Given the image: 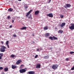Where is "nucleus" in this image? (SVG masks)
<instances>
[{
	"label": "nucleus",
	"mask_w": 74,
	"mask_h": 74,
	"mask_svg": "<svg viewBox=\"0 0 74 74\" xmlns=\"http://www.w3.org/2000/svg\"><path fill=\"white\" fill-rule=\"evenodd\" d=\"M6 47L4 46H2L1 47L0 51L1 52H4L5 51Z\"/></svg>",
	"instance_id": "nucleus-1"
},
{
	"label": "nucleus",
	"mask_w": 74,
	"mask_h": 74,
	"mask_svg": "<svg viewBox=\"0 0 74 74\" xmlns=\"http://www.w3.org/2000/svg\"><path fill=\"white\" fill-rule=\"evenodd\" d=\"M58 65L57 64H54L52 66V68L53 70H56V69H58Z\"/></svg>",
	"instance_id": "nucleus-2"
},
{
	"label": "nucleus",
	"mask_w": 74,
	"mask_h": 74,
	"mask_svg": "<svg viewBox=\"0 0 74 74\" xmlns=\"http://www.w3.org/2000/svg\"><path fill=\"white\" fill-rule=\"evenodd\" d=\"M71 26H69V28L71 30H74V24H71Z\"/></svg>",
	"instance_id": "nucleus-3"
},
{
	"label": "nucleus",
	"mask_w": 74,
	"mask_h": 74,
	"mask_svg": "<svg viewBox=\"0 0 74 74\" xmlns=\"http://www.w3.org/2000/svg\"><path fill=\"white\" fill-rule=\"evenodd\" d=\"M26 70L25 69H21L19 70L20 73H24L26 72Z\"/></svg>",
	"instance_id": "nucleus-4"
},
{
	"label": "nucleus",
	"mask_w": 74,
	"mask_h": 74,
	"mask_svg": "<svg viewBox=\"0 0 74 74\" xmlns=\"http://www.w3.org/2000/svg\"><path fill=\"white\" fill-rule=\"evenodd\" d=\"M71 7V5L70 4H66L64 6V7L65 8H70Z\"/></svg>",
	"instance_id": "nucleus-5"
},
{
	"label": "nucleus",
	"mask_w": 74,
	"mask_h": 74,
	"mask_svg": "<svg viewBox=\"0 0 74 74\" xmlns=\"http://www.w3.org/2000/svg\"><path fill=\"white\" fill-rule=\"evenodd\" d=\"M22 62V60H18V61L16 62V64L17 65L21 63Z\"/></svg>",
	"instance_id": "nucleus-6"
},
{
	"label": "nucleus",
	"mask_w": 74,
	"mask_h": 74,
	"mask_svg": "<svg viewBox=\"0 0 74 74\" xmlns=\"http://www.w3.org/2000/svg\"><path fill=\"white\" fill-rule=\"evenodd\" d=\"M36 68V69H40V68H41V65L40 64H37Z\"/></svg>",
	"instance_id": "nucleus-7"
},
{
	"label": "nucleus",
	"mask_w": 74,
	"mask_h": 74,
	"mask_svg": "<svg viewBox=\"0 0 74 74\" xmlns=\"http://www.w3.org/2000/svg\"><path fill=\"white\" fill-rule=\"evenodd\" d=\"M32 11V10H31L26 14V16H28L29 15H30V13H31V12Z\"/></svg>",
	"instance_id": "nucleus-8"
},
{
	"label": "nucleus",
	"mask_w": 74,
	"mask_h": 74,
	"mask_svg": "<svg viewBox=\"0 0 74 74\" xmlns=\"http://www.w3.org/2000/svg\"><path fill=\"white\" fill-rule=\"evenodd\" d=\"M47 16H49V17H50V18H52L53 16V14L52 13H49V14H47Z\"/></svg>",
	"instance_id": "nucleus-9"
},
{
	"label": "nucleus",
	"mask_w": 74,
	"mask_h": 74,
	"mask_svg": "<svg viewBox=\"0 0 74 74\" xmlns=\"http://www.w3.org/2000/svg\"><path fill=\"white\" fill-rule=\"evenodd\" d=\"M66 25V23H62V24H61L60 25V27H63L64 26H65Z\"/></svg>",
	"instance_id": "nucleus-10"
},
{
	"label": "nucleus",
	"mask_w": 74,
	"mask_h": 74,
	"mask_svg": "<svg viewBox=\"0 0 74 74\" xmlns=\"http://www.w3.org/2000/svg\"><path fill=\"white\" fill-rule=\"evenodd\" d=\"M29 74H35V72L33 71H30L28 72Z\"/></svg>",
	"instance_id": "nucleus-11"
},
{
	"label": "nucleus",
	"mask_w": 74,
	"mask_h": 74,
	"mask_svg": "<svg viewBox=\"0 0 74 74\" xmlns=\"http://www.w3.org/2000/svg\"><path fill=\"white\" fill-rule=\"evenodd\" d=\"M26 29H27V27H23L22 28H21L20 29V30H26Z\"/></svg>",
	"instance_id": "nucleus-12"
},
{
	"label": "nucleus",
	"mask_w": 74,
	"mask_h": 74,
	"mask_svg": "<svg viewBox=\"0 0 74 74\" xmlns=\"http://www.w3.org/2000/svg\"><path fill=\"white\" fill-rule=\"evenodd\" d=\"M63 32V31H62V30H59L58 32V33H60V34H62Z\"/></svg>",
	"instance_id": "nucleus-13"
},
{
	"label": "nucleus",
	"mask_w": 74,
	"mask_h": 74,
	"mask_svg": "<svg viewBox=\"0 0 74 74\" xmlns=\"http://www.w3.org/2000/svg\"><path fill=\"white\" fill-rule=\"evenodd\" d=\"M12 69H16V66H14L13 65H12Z\"/></svg>",
	"instance_id": "nucleus-14"
},
{
	"label": "nucleus",
	"mask_w": 74,
	"mask_h": 74,
	"mask_svg": "<svg viewBox=\"0 0 74 74\" xmlns=\"http://www.w3.org/2000/svg\"><path fill=\"white\" fill-rule=\"evenodd\" d=\"M4 71H5V72L8 71V69L7 68V67L4 68Z\"/></svg>",
	"instance_id": "nucleus-15"
},
{
	"label": "nucleus",
	"mask_w": 74,
	"mask_h": 74,
	"mask_svg": "<svg viewBox=\"0 0 74 74\" xmlns=\"http://www.w3.org/2000/svg\"><path fill=\"white\" fill-rule=\"evenodd\" d=\"M38 13H39V11H36L35 12V15H38Z\"/></svg>",
	"instance_id": "nucleus-16"
},
{
	"label": "nucleus",
	"mask_w": 74,
	"mask_h": 74,
	"mask_svg": "<svg viewBox=\"0 0 74 74\" xmlns=\"http://www.w3.org/2000/svg\"><path fill=\"white\" fill-rule=\"evenodd\" d=\"M49 39H50L51 40H53V36H50L49 37Z\"/></svg>",
	"instance_id": "nucleus-17"
},
{
	"label": "nucleus",
	"mask_w": 74,
	"mask_h": 74,
	"mask_svg": "<svg viewBox=\"0 0 74 74\" xmlns=\"http://www.w3.org/2000/svg\"><path fill=\"white\" fill-rule=\"evenodd\" d=\"M8 11H13V9H12V8H10L8 10Z\"/></svg>",
	"instance_id": "nucleus-18"
},
{
	"label": "nucleus",
	"mask_w": 74,
	"mask_h": 74,
	"mask_svg": "<svg viewBox=\"0 0 74 74\" xmlns=\"http://www.w3.org/2000/svg\"><path fill=\"white\" fill-rule=\"evenodd\" d=\"M58 40V38L56 37H55V36H53V40Z\"/></svg>",
	"instance_id": "nucleus-19"
},
{
	"label": "nucleus",
	"mask_w": 74,
	"mask_h": 74,
	"mask_svg": "<svg viewBox=\"0 0 74 74\" xmlns=\"http://www.w3.org/2000/svg\"><path fill=\"white\" fill-rule=\"evenodd\" d=\"M24 67V65L23 64H22L20 66V68H21V69H22V67Z\"/></svg>",
	"instance_id": "nucleus-20"
},
{
	"label": "nucleus",
	"mask_w": 74,
	"mask_h": 74,
	"mask_svg": "<svg viewBox=\"0 0 74 74\" xmlns=\"http://www.w3.org/2000/svg\"><path fill=\"white\" fill-rule=\"evenodd\" d=\"M4 55V54L3 53H0V56H1V57H3Z\"/></svg>",
	"instance_id": "nucleus-21"
},
{
	"label": "nucleus",
	"mask_w": 74,
	"mask_h": 74,
	"mask_svg": "<svg viewBox=\"0 0 74 74\" xmlns=\"http://www.w3.org/2000/svg\"><path fill=\"white\" fill-rule=\"evenodd\" d=\"M11 56V58H14V57H15V55L12 54Z\"/></svg>",
	"instance_id": "nucleus-22"
},
{
	"label": "nucleus",
	"mask_w": 74,
	"mask_h": 74,
	"mask_svg": "<svg viewBox=\"0 0 74 74\" xmlns=\"http://www.w3.org/2000/svg\"><path fill=\"white\" fill-rule=\"evenodd\" d=\"M8 42H9V41H8V40L6 41V45H8V44H9Z\"/></svg>",
	"instance_id": "nucleus-23"
},
{
	"label": "nucleus",
	"mask_w": 74,
	"mask_h": 74,
	"mask_svg": "<svg viewBox=\"0 0 74 74\" xmlns=\"http://www.w3.org/2000/svg\"><path fill=\"white\" fill-rule=\"evenodd\" d=\"M49 34H49V33H47V37H49Z\"/></svg>",
	"instance_id": "nucleus-24"
},
{
	"label": "nucleus",
	"mask_w": 74,
	"mask_h": 74,
	"mask_svg": "<svg viewBox=\"0 0 74 74\" xmlns=\"http://www.w3.org/2000/svg\"><path fill=\"white\" fill-rule=\"evenodd\" d=\"M70 54H71L74 53V51H71L70 52Z\"/></svg>",
	"instance_id": "nucleus-25"
},
{
	"label": "nucleus",
	"mask_w": 74,
	"mask_h": 74,
	"mask_svg": "<svg viewBox=\"0 0 74 74\" xmlns=\"http://www.w3.org/2000/svg\"><path fill=\"white\" fill-rule=\"evenodd\" d=\"M28 18L29 19H30V18L31 19H32V16H28Z\"/></svg>",
	"instance_id": "nucleus-26"
},
{
	"label": "nucleus",
	"mask_w": 74,
	"mask_h": 74,
	"mask_svg": "<svg viewBox=\"0 0 74 74\" xmlns=\"http://www.w3.org/2000/svg\"><path fill=\"white\" fill-rule=\"evenodd\" d=\"M13 36L14 37H17V36L16 35H13Z\"/></svg>",
	"instance_id": "nucleus-27"
},
{
	"label": "nucleus",
	"mask_w": 74,
	"mask_h": 74,
	"mask_svg": "<svg viewBox=\"0 0 74 74\" xmlns=\"http://www.w3.org/2000/svg\"><path fill=\"white\" fill-rule=\"evenodd\" d=\"M37 57H38V55H36L35 56V58L36 59V58H37Z\"/></svg>",
	"instance_id": "nucleus-28"
},
{
	"label": "nucleus",
	"mask_w": 74,
	"mask_h": 74,
	"mask_svg": "<svg viewBox=\"0 0 74 74\" xmlns=\"http://www.w3.org/2000/svg\"><path fill=\"white\" fill-rule=\"evenodd\" d=\"M71 70H74V66L72 68H71Z\"/></svg>",
	"instance_id": "nucleus-29"
},
{
	"label": "nucleus",
	"mask_w": 74,
	"mask_h": 74,
	"mask_svg": "<svg viewBox=\"0 0 74 74\" xmlns=\"http://www.w3.org/2000/svg\"><path fill=\"white\" fill-rule=\"evenodd\" d=\"M60 17L61 18H63V15H61L60 16Z\"/></svg>",
	"instance_id": "nucleus-30"
},
{
	"label": "nucleus",
	"mask_w": 74,
	"mask_h": 74,
	"mask_svg": "<svg viewBox=\"0 0 74 74\" xmlns=\"http://www.w3.org/2000/svg\"><path fill=\"white\" fill-rule=\"evenodd\" d=\"M65 60H66V61H69V59L68 58H66Z\"/></svg>",
	"instance_id": "nucleus-31"
},
{
	"label": "nucleus",
	"mask_w": 74,
	"mask_h": 74,
	"mask_svg": "<svg viewBox=\"0 0 74 74\" xmlns=\"http://www.w3.org/2000/svg\"><path fill=\"white\" fill-rule=\"evenodd\" d=\"M44 30H47V27H45L44 28Z\"/></svg>",
	"instance_id": "nucleus-32"
},
{
	"label": "nucleus",
	"mask_w": 74,
	"mask_h": 74,
	"mask_svg": "<svg viewBox=\"0 0 74 74\" xmlns=\"http://www.w3.org/2000/svg\"><path fill=\"white\" fill-rule=\"evenodd\" d=\"M6 45L7 46V47L8 48H10V46H9V45Z\"/></svg>",
	"instance_id": "nucleus-33"
},
{
	"label": "nucleus",
	"mask_w": 74,
	"mask_h": 74,
	"mask_svg": "<svg viewBox=\"0 0 74 74\" xmlns=\"http://www.w3.org/2000/svg\"><path fill=\"white\" fill-rule=\"evenodd\" d=\"M3 67H0V70H3Z\"/></svg>",
	"instance_id": "nucleus-34"
},
{
	"label": "nucleus",
	"mask_w": 74,
	"mask_h": 74,
	"mask_svg": "<svg viewBox=\"0 0 74 74\" xmlns=\"http://www.w3.org/2000/svg\"><path fill=\"white\" fill-rule=\"evenodd\" d=\"M51 1V0H49L48 2V3H50Z\"/></svg>",
	"instance_id": "nucleus-35"
},
{
	"label": "nucleus",
	"mask_w": 74,
	"mask_h": 74,
	"mask_svg": "<svg viewBox=\"0 0 74 74\" xmlns=\"http://www.w3.org/2000/svg\"><path fill=\"white\" fill-rule=\"evenodd\" d=\"M28 8V7H27V6H26L25 7V9H27V8Z\"/></svg>",
	"instance_id": "nucleus-36"
},
{
	"label": "nucleus",
	"mask_w": 74,
	"mask_h": 74,
	"mask_svg": "<svg viewBox=\"0 0 74 74\" xmlns=\"http://www.w3.org/2000/svg\"><path fill=\"white\" fill-rule=\"evenodd\" d=\"M36 51H39V49H36Z\"/></svg>",
	"instance_id": "nucleus-37"
},
{
	"label": "nucleus",
	"mask_w": 74,
	"mask_h": 74,
	"mask_svg": "<svg viewBox=\"0 0 74 74\" xmlns=\"http://www.w3.org/2000/svg\"><path fill=\"white\" fill-rule=\"evenodd\" d=\"M8 19H10V16H8Z\"/></svg>",
	"instance_id": "nucleus-38"
},
{
	"label": "nucleus",
	"mask_w": 74,
	"mask_h": 74,
	"mask_svg": "<svg viewBox=\"0 0 74 74\" xmlns=\"http://www.w3.org/2000/svg\"><path fill=\"white\" fill-rule=\"evenodd\" d=\"M12 25H10V28H12Z\"/></svg>",
	"instance_id": "nucleus-39"
},
{
	"label": "nucleus",
	"mask_w": 74,
	"mask_h": 74,
	"mask_svg": "<svg viewBox=\"0 0 74 74\" xmlns=\"http://www.w3.org/2000/svg\"><path fill=\"white\" fill-rule=\"evenodd\" d=\"M12 23H14V20H12Z\"/></svg>",
	"instance_id": "nucleus-40"
},
{
	"label": "nucleus",
	"mask_w": 74,
	"mask_h": 74,
	"mask_svg": "<svg viewBox=\"0 0 74 74\" xmlns=\"http://www.w3.org/2000/svg\"><path fill=\"white\" fill-rule=\"evenodd\" d=\"M1 43L2 44H3V43H4V42H3V41H2L1 42Z\"/></svg>",
	"instance_id": "nucleus-41"
},
{
	"label": "nucleus",
	"mask_w": 74,
	"mask_h": 74,
	"mask_svg": "<svg viewBox=\"0 0 74 74\" xmlns=\"http://www.w3.org/2000/svg\"><path fill=\"white\" fill-rule=\"evenodd\" d=\"M2 58V57L0 56V59H1Z\"/></svg>",
	"instance_id": "nucleus-42"
},
{
	"label": "nucleus",
	"mask_w": 74,
	"mask_h": 74,
	"mask_svg": "<svg viewBox=\"0 0 74 74\" xmlns=\"http://www.w3.org/2000/svg\"><path fill=\"white\" fill-rule=\"evenodd\" d=\"M33 42V44H34V43H35V42H34V41H33V42Z\"/></svg>",
	"instance_id": "nucleus-43"
},
{
	"label": "nucleus",
	"mask_w": 74,
	"mask_h": 74,
	"mask_svg": "<svg viewBox=\"0 0 74 74\" xmlns=\"http://www.w3.org/2000/svg\"><path fill=\"white\" fill-rule=\"evenodd\" d=\"M18 1H21L22 0H18Z\"/></svg>",
	"instance_id": "nucleus-44"
},
{
	"label": "nucleus",
	"mask_w": 74,
	"mask_h": 74,
	"mask_svg": "<svg viewBox=\"0 0 74 74\" xmlns=\"http://www.w3.org/2000/svg\"><path fill=\"white\" fill-rule=\"evenodd\" d=\"M32 36H34V34H32Z\"/></svg>",
	"instance_id": "nucleus-45"
},
{
	"label": "nucleus",
	"mask_w": 74,
	"mask_h": 74,
	"mask_svg": "<svg viewBox=\"0 0 74 74\" xmlns=\"http://www.w3.org/2000/svg\"><path fill=\"white\" fill-rule=\"evenodd\" d=\"M47 29H48V27H47Z\"/></svg>",
	"instance_id": "nucleus-46"
},
{
	"label": "nucleus",
	"mask_w": 74,
	"mask_h": 74,
	"mask_svg": "<svg viewBox=\"0 0 74 74\" xmlns=\"http://www.w3.org/2000/svg\"><path fill=\"white\" fill-rule=\"evenodd\" d=\"M47 57H48V58L47 57V58H48V56H47Z\"/></svg>",
	"instance_id": "nucleus-47"
},
{
	"label": "nucleus",
	"mask_w": 74,
	"mask_h": 74,
	"mask_svg": "<svg viewBox=\"0 0 74 74\" xmlns=\"http://www.w3.org/2000/svg\"><path fill=\"white\" fill-rule=\"evenodd\" d=\"M52 49V48H51V49Z\"/></svg>",
	"instance_id": "nucleus-48"
},
{
	"label": "nucleus",
	"mask_w": 74,
	"mask_h": 74,
	"mask_svg": "<svg viewBox=\"0 0 74 74\" xmlns=\"http://www.w3.org/2000/svg\"><path fill=\"white\" fill-rule=\"evenodd\" d=\"M46 36V35H45Z\"/></svg>",
	"instance_id": "nucleus-49"
}]
</instances>
